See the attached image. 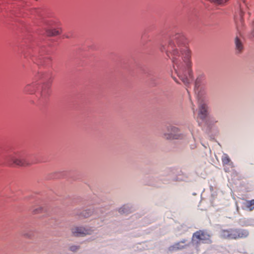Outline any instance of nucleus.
<instances>
[{"mask_svg": "<svg viewBox=\"0 0 254 254\" xmlns=\"http://www.w3.org/2000/svg\"><path fill=\"white\" fill-rule=\"evenodd\" d=\"M159 49L170 59L173 69L179 78L185 85L189 84L193 78L191 53L185 37L180 33L173 35L166 43L160 44Z\"/></svg>", "mask_w": 254, "mask_h": 254, "instance_id": "1", "label": "nucleus"}, {"mask_svg": "<svg viewBox=\"0 0 254 254\" xmlns=\"http://www.w3.org/2000/svg\"><path fill=\"white\" fill-rule=\"evenodd\" d=\"M6 161L20 166L26 167L31 165L27 159V155L23 152H14L6 157Z\"/></svg>", "mask_w": 254, "mask_h": 254, "instance_id": "2", "label": "nucleus"}, {"mask_svg": "<svg viewBox=\"0 0 254 254\" xmlns=\"http://www.w3.org/2000/svg\"><path fill=\"white\" fill-rule=\"evenodd\" d=\"M221 236L228 239H238L247 238L249 235V231L242 229H230L223 230L221 232Z\"/></svg>", "mask_w": 254, "mask_h": 254, "instance_id": "3", "label": "nucleus"}, {"mask_svg": "<svg viewBox=\"0 0 254 254\" xmlns=\"http://www.w3.org/2000/svg\"><path fill=\"white\" fill-rule=\"evenodd\" d=\"M211 235L206 230H198L193 233L192 241L197 245L203 244H211Z\"/></svg>", "mask_w": 254, "mask_h": 254, "instance_id": "4", "label": "nucleus"}, {"mask_svg": "<svg viewBox=\"0 0 254 254\" xmlns=\"http://www.w3.org/2000/svg\"><path fill=\"white\" fill-rule=\"evenodd\" d=\"M167 132H164L162 137L166 139H178L182 138L178 127L173 126L168 127Z\"/></svg>", "mask_w": 254, "mask_h": 254, "instance_id": "5", "label": "nucleus"}, {"mask_svg": "<svg viewBox=\"0 0 254 254\" xmlns=\"http://www.w3.org/2000/svg\"><path fill=\"white\" fill-rule=\"evenodd\" d=\"M39 93V100L41 102L46 101L51 94V83L46 82L42 84L41 85Z\"/></svg>", "mask_w": 254, "mask_h": 254, "instance_id": "6", "label": "nucleus"}, {"mask_svg": "<svg viewBox=\"0 0 254 254\" xmlns=\"http://www.w3.org/2000/svg\"><path fill=\"white\" fill-rule=\"evenodd\" d=\"M197 95L199 107L198 117L201 119H204L207 116V106L204 102L203 98L199 97Z\"/></svg>", "mask_w": 254, "mask_h": 254, "instance_id": "7", "label": "nucleus"}, {"mask_svg": "<svg viewBox=\"0 0 254 254\" xmlns=\"http://www.w3.org/2000/svg\"><path fill=\"white\" fill-rule=\"evenodd\" d=\"M71 232L75 236H84L91 233V231L90 230L86 229L82 227H73L71 229Z\"/></svg>", "mask_w": 254, "mask_h": 254, "instance_id": "8", "label": "nucleus"}, {"mask_svg": "<svg viewBox=\"0 0 254 254\" xmlns=\"http://www.w3.org/2000/svg\"><path fill=\"white\" fill-rule=\"evenodd\" d=\"M222 163L223 167H224V169L225 172H229L230 170L227 167V165H229L231 168L234 167V165L233 162L231 161L230 157L227 154H224L221 158Z\"/></svg>", "mask_w": 254, "mask_h": 254, "instance_id": "9", "label": "nucleus"}, {"mask_svg": "<svg viewBox=\"0 0 254 254\" xmlns=\"http://www.w3.org/2000/svg\"><path fill=\"white\" fill-rule=\"evenodd\" d=\"M51 61L52 59L50 56L40 55L36 60V62L37 64L47 65L50 64Z\"/></svg>", "mask_w": 254, "mask_h": 254, "instance_id": "10", "label": "nucleus"}, {"mask_svg": "<svg viewBox=\"0 0 254 254\" xmlns=\"http://www.w3.org/2000/svg\"><path fill=\"white\" fill-rule=\"evenodd\" d=\"M37 87V84L35 82L27 84L24 88L23 92L28 94H33L36 91Z\"/></svg>", "mask_w": 254, "mask_h": 254, "instance_id": "11", "label": "nucleus"}, {"mask_svg": "<svg viewBox=\"0 0 254 254\" xmlns=\"http://www.w3.org/2000/svg\"><path fill=\"white\" fill-rule=\"evenodd\" d=\"M204 80L205 76L204 74H200L197 77L194 86V91L196 94H197V92H199V87L200 86L201 84L203 83Z\"/></svg>", "mask_w": 254, "mask_h": 254, "instance_id": "12", "label": "nucleus"}, {"mask_svg": "<svg viewBox=\"0 0 254 254\" xmlns=\"http://www.w3.org/2000/svg\"><path fill=\"white\" fill-rule=\"evenodd\" d=\"M244 209L250 211L254 210V199L247 200L244 203Z\"/></svg>", "mask_w": 254, "mask_h": 254, "instance_id": "13", "label": "nucleus"}, {"mask_svg": "<svg viewBox=\"0 0 254 254\" xmlns=\"http://www.w3.org/2000/svg\"><path fill=\"white\" fill-rule=\"evenodd\" d=\"M235 43L237 51H238L239 53L241 52L243 49V46L242 42L237 36L235 38Z\"/></svg>", "mask_w": 254, "mask_h": 254, "instance_id": "14", "label": "nucleus"}, {"mask_svg": "<svg viewBox=\"0 0 254 254\" xmlns=\"http://www.w3.org/2000/svg\"><path fill=\"white\" fill-rule=\"evenodd\" d=\"M60 33L61 31L60 29H49L47 31V35L50 36L58 35Z\"/></svg>", "mask_w": 254, "mask_h": 254, "instance_id": "15", "label": "nucleus"}, {"mask_svg": "<svg viewBox=\"0 0 254 254\" xmlns=\"http://www.w3.org/2000/svg\"><path fill=\"white\" fill-rule=\"evenodd\" d=\"M183 248V246L180 245V243H177L174 245L169 247V250L170 251H174L178 250H181Z\"/></svg>", "mask_w": 254, "mask_h": 254, "instance_id": "16", "label": "nucleus"}, {"mask_svg": "<svg viewBox=\"0 0 254 254\" xmlns=\"http://www.w3.org/2000/svg\"><path fill=\"white\" fill-rule=\"evenodd\" d=\"M129 207L127 205H124L119 209V212L121 213H127L128 212Z\"/></svg>", "mask_w": 254, "mask_h": 254, "instance_id": "17", "label": "nucleus"}, {"mask_svg": "<svg viewBox=\"0 0 254 254\" xmlns=\"http://www.w3.org/2000/svg\"><path fill=\"white\" fill-rule=\"evenodd\" d=\"M42 208L41 207H38L37 208L34 210L33 211L35 213H39L42 212Z\"/></svg>", "mask_w": 254, "mask_h": 254, "instance_id": "18", "label": "nucleus"}, {"mask_svg": "<svg viewBox=\"0 0 254 254\" xmlns=\"http://www.w3.org/2000/svg\"><path fill=\"white\" fill-rule=\"evenodd\" d=\"M77 249H78V248L76 246H72L70 247V250L72 251H75Z\"/></svg>", "mask_w": 254, "mask_h": 254, "instance_id": "19", "label": "nucleus"}, {"mask_svg": "<svg viewBox=\"0 0 254 254\" xmlns=\"http://www.w3.org/2000/svg\"><path fill=\"white\" fill-rule=\"evenodd\" d=\"M243 14V12L241 11V13H240V19H241L242 18Z\"/></svg>", "mask_w": 254, "mask_h": 254, "instance_id": "20", "label": "nucleus"}, {"mask_svg": "<svg viewBox=\"0 0 254 254\" xmlns=\"http://www.w3.org/2000/svg\"><path fill=\"white\" fill-rule=\"evenodd\" d=\"M192 110H193V113H194L195 111H194V109L193 108V105H192Z\"/></svg>", "mask_w": 254, "mask_h": 254, "instance_id": "21", "label": "nucleus"}, {"mask_svg": "<svg viewBox=\"0 0 254 254\" xmlns=\"http://www.w3.org/2000/svg\"><path fill=\"white\" fill-rule=\"evenodd\" d=\"M66 38H69V36H66Z\"/></svg>", "mask_w": 254, "mask_h": 254, "instance_id": "22", "label": "nucleus"}, {"mask_svg": "<svg viewBox=\"0 0 254 254\" xmlns=\"http://www.w3.org/2000/svg\"><path fill=\"white\" fill-rule=\"evenodd\" d=\"M253 26H254V22H253Z\"/></svg>", "mask_w": 254, "mask_h": 254, "instance_id": "23", "label": "nucleus"}]
</instances>
